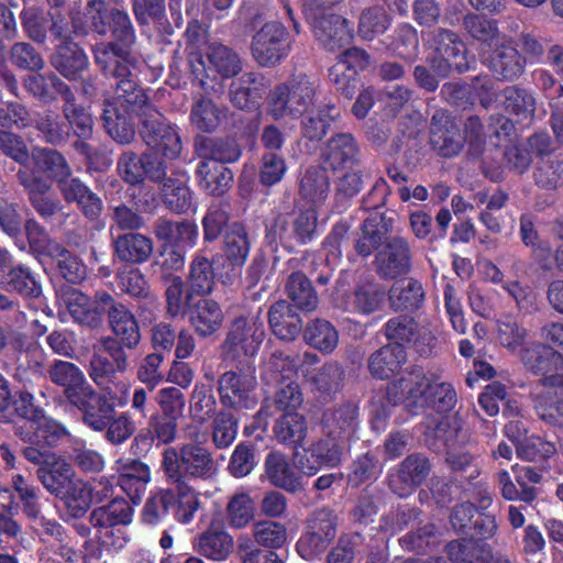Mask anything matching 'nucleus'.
<instances>
[{
	"mask_svg": "<svg viewBox=\"0 0 563 563\" xmlns=\"http://www.w3.org/2000/svg\"><path fill=\"white\" fill-rule=\"evenodd\" d=\"M92 54L101 74L107 79L113 80L111 86L114 89V96L107 99L108 101L123 108L124 111L134 112L140 124L157 111L140 84L133 59H128L122 49L104 44L93 46Z\"/></svg>",
	"mask_w": 563,
	"mask_h": 563,
	"instance_id": "f257e3e1",
	"label": "nucleus"
},
{
	"mask_svg": "<svg viewBox=\"0 0 563 563\" xmlns=\"http://www.w3.org/2000/svg\"><path fill=\"white\" fill-rule=\"evenodd\" d=\"M492 501L489 496L481 497L468 538L452 540L446 544L445 550L451 562L514 563L506 553L496 551L492 545L484 542L492 539L497 532L496 517L487 511Z\"/></svg>",
	"mask_w": 563,
	"mask_h": 563,
	"instance_id": "f03ea898",
	"label": "nucleus"
},
{
	"mask_svg": "<svg viewBox=\"0 0 563 563\" xmlns=\"http://www.w3.org/2000/svg\"><path fill=\"white\" fill-rule=\"evenodd\" d=\"M67 402L81 415L82 422L93 431H103L115 415L117 407L129 401V389H63Z\"/></svg>",
	"mask_w": 563,
	"mask_h": 563,
	"instance_id": "7ed1b4c3",
	"label": "nucleus"
},
{
	"mask_svg": "<svg viewBox=\"0 0 563 563\" xmlns=\"http://www.w3.org/2000/svg\"><path fill=\"white\" fill-rule=\"evenodd\" d=\"M162 467L167 482L206 479L214 472L211 453L199 443H184L178 449L169 446L163 452Z\"/></svg>",
	"mask_w": 563,
	"mask_h": 563,
	"instance_id": "20e7f679",
	"label": "nucleus"
},
{
	"mask_svg": "<svg viewBox=\"0 0 563 563\" xmlns=\"http://www.w3.org/2000/svg\"><path fill=\"white\" fill-rule=\"evenodd\" d=\"M317 85L307 75H298L277 85L268 98V113L275 119H297L314 104Z\"/></svg>",
	"mask_w": 563,
	"mask_h": 563,
	"instance_id": "39448f33",
	"label": "nucleus"
},
{
	"mask_svg": "<svg viewBox=\"0 0 563 563\" xmlns=\"http://www.w3.org/2000/svg\"><path fill=\"white\" fill-rule=\"evenodd\" d=\"M342 1L321 0L317 7H312L310 11L307 8L303 12L311 25L316 40L330 52L351 44L353 40V29L349 20L342 15L329 12Z\"/></svg>",
	"mask_w": 563,
	"mask_h": 563,
	"instance_id": "423d86ee",
	"label": "nucleus"
},
{
	"mask_svg": "<svg viewBox=\"0 0 563 563\" xmlns=\"http://www.w3.org/2000/svg\"><path fill=\"white\" fill-rule=\"evenodd\" d=\"M133 510L122 497H114L108 504L96 507L89 517L96 529L99 544L106 549L120 550L125 547L128 538L122 527L132 521Z\"/></svg>",
	"mask_w": 563,
	"mask_h": 563,
	"instance_id": "0eeeda50",
	"label": "nucleus"
},
{
	"mask_svg": "<svg viewBox=\"0 0 563 563\" xmlns=\"http://www.w3.org/2000/svg\"><path fill=\"white\" fill-rule=\"evenodd\" d=\"M339 518L329 507L313 510L306 520V531L296 543L298 554L313 561L325 552L338 533Z\"/></svg>",
	"mask_w": 563,
	"mask_h": 563,
	"instance_id": "6e6552de",
	"label": "nucleus"
},
{
	"mask_svg": "<svg viewBox=\"0 0 563 563\" xmlns=\"http://www.w3.org/2000/svg\"><path fill=\"white\" fill-rule=\"evenodd\" d=\"M383 334L388 344L412 346L420 355L431 353L437 343L432 324L427 321L420 322L409 314L389 318L383 325Z\"/></svg>",
	"mask_w": 563,
	"mask_h": 563,
	"instance_id": "1a4fd4ad",
	"label": "nucleus"
},
{
	"mask_svg": "<svg viewBox=\"0 0 563 563\" xmlns=\"http://www.w3.org/2000/svg\"><path fill=\"white\" fill-rule=\"evenodd\" d=\"M387 400L391 406L404 405L411 416H418L426 410L440 415L450 412L456 405L455 389H386Z\"/></svg>",
	"mask_w": 563,
	"mask_h": 563,
	"instance_id": "9d476101",
	"label": "nucleus"
},
{
	"mask_svg": "<svg viewBox=\"0 0 563 563\" xmlns=\"http://www.w3.org/2000/svg\"><path fill=\"white\" fill-rule=\"evenodd\" d=\"M290 51L289 33L280 22L265 23L252 37L251 54L261 67H275Z\"/></svg>",
	"mask_w": 563,
	"mask_h": 563,
	"instance_id": "9b49d317",
	"label": "nucleus"
},
{
	"mask_svg": "<svg viewBox=\"0 0 563 563\" xmlns=\"http://www.w3.org/2000/svg\"><path fill=\"white\" fill-rule=\"evenodd\" d=\"M519 358L528 372L541 377L545 387H563V355L552 346L529 343L519 351Z\"/></svg>",
	"mask_w": 563,
	"mask_h": 563,
	"instance_id": "f8f14e48",
	"label": "nucleus"
},
{
	"mask_svg": "<svg viewBox=\"0 0 563 563\" xmlns=\"http://www.w3.org/2000/svg\"><path fill=\"white\" fill-rule=\"evenodd\" d=\"M342 456V442L332 435H324L311 441L301 451H296L292 459L298 471L302 475L311 477L322 468L340 466Z\"/></svg>",
	"mask_w": 563,
	"mask_h": 563,
	"instance_id": "ddd939ff",
	"label": "nucleus"
},
{
	"mask_svg": "<svg viewBox=\"0 0 563 563\" xmlns=\"http://www.w3.org/2000/svg\"><path fill=\"white\" fill-rule=\"evenodd\" d=\"M432 43L435 52L432 69L439 77L445 78L453 70L462 74L470 69L468 51L455 32L438 29L433 33Z\"/></svg>",
	"mask_w": 563,
	"mask_h": 563,
	"instance_id": "4468645a",
	"label": "nucleus"
},
{
	"mask_svg": "<svg viewBox=\"0 0 563 563\" xmlns=\"http://www.w3.org/2000/svg\"><path fill=\"white\" fill-rule=\"evenodd\" d=\"M481 57L483 64L498 80L514 81L525 73L526 57L506 35L489 48H481Z\"/></svg>",
	"mask_w": 563,
	"mask_h": 563,
	"instance_id": "2eb2a0df",
	"label": "nucleus"
},
{
	"mask_svg": "<svg viewBox=\"0 0 563 563\" xmlns=\"http://www.w3.org/2000/svg\"><path fill=\"white\" fill-rule=\"evenodd\" d=\"M141 136L148 147L168 159L177 158L183 151L178 128L157 110L141 124Z\"/></svg>",
	"mask_w": 563,
	"mask_h": 563,
	"instance_id": "dca6fc26",
	"label": "nucleus"
},
{
	"mask_svg": "<svg viewBox=\"0 0 563 563\" xmlns=\"http://www.w3.org/2000/svg\"><path fill=\"white\" fill-rule=\"evenodd\" d=\"M264 338L265 328L260 311L241 314L232 320L224 346L229 352L251 357L257 353Z\"/></svg>",
	"mask_w": 563,
	"mask_h": 563,
	"instance_id": "f3484780",
	"label": "nucleus"
},
{
	"mask_svg": "<svg viewBox=\"0 0 563 563\" xmlns=\"http://www.w3.org/2000/svg\"><path fill=\"white\" fill-rule=\"evenodd\" d=\"M412 252L409 242L402 236H393L378 249L374 267L377 275L385 280L407 275L412 266Z\"/></svg>",
	"mask_w": 563,
	"mask_h": 563,
	"instance_id": "a211bd4d",
	"label": "nucleus"
},
{
	"mask_svg": "<svg viewBox=\"0 0 563 563\" xmlns=\"http://www.w3.org/2000/svg\"><path fill=\"white\" fill-rule=\"evenodd\" d=\"M117 168L121 178L130 185L142 184L146 178L161 183L166 176V165L150 153L137 155L132 151H124L118 158Z\"/></svg>",
	"mask_w": 563,
	"mask_h": 563,
	"instance_id": "6ab92c4d",
	"label": "nucleus"
},
{
	"mask_svg": "<svg viewBox=\"0 0 563 563\" xmlns=\"http://www.w3.org/2000/svg\"><path fill=\"white\" fill-rule=\"evenodd\" d=\"M430 144L442 157H454L461 153L465 137L452 115L437 110L431 118Z\"/></svg>",
	"mask_w": 563,
	"mask_h": 563,
	"instance_id": "aec40b11",
	"label": "nucleus"
},
{
	"mask_svg": "<svg viewBox=\"0 0 563 563\" xmlns=\"http://www.w3.org/2000/svg\"><path fill=\"white\" fill-rule=\"evenodd\" d=\"M102 316L108 314V321L112 332L121 340L126 349H134L141 339L139 324L133 313L111 295H102L99 298Z\"/></svg>",
	"mask_w": 563,
	"mask_h": 563,
	"instance_id": "412c9836",
	"label": "nucleus"
},
{
	"mask_svg": "<svg viewBox=\"0 0 563 563\" xmlns=\"http://www.w3.org/2000/svg\"><path fill=\"white\" fill-rule=\"evenodd\" d=\"M317 224V212L313 208H310L300 211L296 216L291 229H288L287 221L284 217H278L272 225L268 236L286 247H292L294 241L299 244H307L313 239Z\"/></svg>",
	"mask_w": 563,
	"mask_h": 563,
	"instance_id": "4be33fe9",
	"label": "nucleus"
},
{
	"mask_svg": "<svg viewBox=\"0 0 563 563\" xmlns=\"http://www.w3.org/2000/svg\"><path fill=\"white\" fill-rule=\"evenodd\" d=\"M11 486L19 501H14V496L9 488H3V495H8L9 498V504L3 506L5 512L16 515L21 508L29 519H38L42 515L40 488L34 485L30 477L22 474L12 475Z\"/></svg>",
	"mask_w": 563,
	"mask_h": 563,
	"instance_id": "5701e85b",
	"label": "nucleus"
},
{
	"mask_svg": "<svg viewBox=\"0 0 563 563\" xmlns=\"http://www.w3.org/2000/svg\"><path fill=\"white\" fill-rule=\"evenodd\" d=\"M321 157L332 170L356 168L361 164V146L351 133H336L327 141Z\"/></svg>",
	"mask_w": 563,
	"mask_h": 563,
	"instance_id": "b1692460",
	"label": "nucleus"
},
{
	"mask_svg": "<svg viewBox=\"0 0 563 563\" xmlns=\"http://www.w3.org/2000/svg\"><path fill=\"white\" fill-rule=\"evenodd\" d=\"M102 295L108 294L98 291L95 298L91 299L77 288L66 287L62 289V300L74 321L91 329L102 324L103 308L99 305V298Z\"/></svg>",
	"mask_w": 563,
	"mask_h": 563,
	"instance_id": "393cba45",
	"label": "nucleus"
},
{
	"mask_svg": "<svg viewBox=\"0 0 563 563\" xmlns=\"http://www.w3.org/2000/svg\"><path fill=\"white\" fill-rule=\"evenodd\" d=\"M118 485L133 504H139L151 482V468L140 459L121 457L117 462Z\"/></svg>",
	"mask_w": 563,
	"mask_h": 563,
	"instance_id": "a878e982",
	"label": "nucleus"
},
{
	"mask_svg": "<svg viewBox=\"0 0 563 563\" xmlns=\"http://www.w3.org/2000/svg\"><path fill=\"white\" fill-rule=\"evenodd\" d=\"M358 422L360 404L347 400L339 406L327 408L322 412L321 430L324 435H332L341 441L355 433Z\"/></svg>",
	"mask_w": 563,
	"mask_h": 563,
	"instance_id": "bb28decb",
	"label": "nucleus"
},
{
	"mask_svg": "<svg viewBox=\"0 0 563 563\" xmlns=\"http://www.w3.org/2000/svg\"><path fill=\"white\" fill-rule=\"evenodd\" d=\"M431 464L427 456L420 453L408 455L399 465L396 477L389 479L394 493L400 497L408 495L420 486L429 476Z\"/></svg>",
	"mask_w": 563,
	"mask_h": 563,
	"instance_id": "cd10ccee",
	"label": "nucleus"
},
{
	"mask_svg": "<svg viewBox=\"0 0 563 563\" xmlns=\"http://www.w3.org/2000/svg\"><path fill=\"white\" fill-rule=\"evenodd\" d=\"M250 249V239L245 227L240 222H233L229 225L223 239V252L232 268L223 277L222 282L224 284H233L240 276V268L244 265Z\"/></svg>",
	"mask_w": 563,
	"mask_h": 563,
	"instance_id": "c85d7f7f",
	"label": "nucleus"
},
{
	"mask_svg": "<svg viewBox=\"0 0 563 563\" xmlns=\"http://www.w3.org/2000/svg\"><path fill=\"white\" fill-rule=\"evenodd\" d=\"M265 474L269 483L290 494L305 490L302 475L290 465L288 457L280 451H271L264 461Z\"/></svg>",
	"mask_w": 563,
	"mask_h": 563,
	"instance_id": "c756f323",
	"label": "nucleus"
},
{
	"mask_svg": "<svg viewBox=\"0 0 563 563\" xmlns=\"http://www.w3.org/2000/svg\"><path fill=\"white\" fill-rule=\"evenodd\" d=\"M391 219L382 211H372L362 224V234L355 241V251L363 257L380 249L391 232Z\"/></svg>",
	"mask_w": 563,
	"mask_h": 563,
	"instance_id": "7c9ffc66",
	"label": "nucleus"
},
{
	"mask_svg": "<svg viewBox=\"0 0 563 563\" xmlns=\"http://www.w3.org/2000/svg\"><path fill=\"white\" fill-rule=\"evenodd\" d=\"M153 232L159 241H164L163 246L176 249H191L198 239L197 225L188 220L172 221L158 218L154 223Z\"/></svg>",
	"mask_w": 563,
	"mask_h": 563,
	"instance_id": "2f4dec72",
	"label": "nucleus"
},
{
	"mask_svg": "<svg viewBox=\"0 0 563 563\" xmlns=\"http://www.w3.org/2000/svg\"><path fill=\"white\" fill-rule=\"evenodd\" d=\"M51 64L66 79L78 80L88 68L89 59L79 44L69 41L56 46Z\"/></svg>",
	"mask_w": 563,
	"mask_h": 563,
	"instance_id": "473e14b6",
	"label": "nucleus"
},
{
	"mask_svg": "<svg viewBox=\"0 0 563 563\" xmlns=\"http://www.w3.org/2000/svg\"><path fill=\"white\" fill-rule=\"evenodd\" d=\"M273 334L282 341L291 342L302 331V320L294 307L286 300L274 302L267 313Z\"/></svg>",
	"mask_w": 563,
	"mask_h": 563,
	"instance_id": "72a5a7b5",
	"label": "nucleus"
},
{
	"mask_svg": "<svg viewBox=\"0 0 563 563\" xmlns=\"http://www.w3.org/2000/svg\"><path fill=\"white\" fill-rule=\"evenodd\" d=\"M135 113L106 100L103 102L102 122L108 135L121 145H128L135 139Z\"/></svg>",
	"mask_w": 563,
	"mask_h": 563,
	"instance_id": "f704fd0d",
	"label": "nucleus"
},
{
	"mask_svg": "<svg viewBox=\"0 0 563 563\" xmlns=\"http://www.w3.org/2000/svg\"><path fill=\"white\" fill-rule=\"evenodd\" d=\"M267 89L265 76L261 73H245L230 85L231 102L239 109H253Z\"/></svg>",
	"mask_w": 563,
	"mask_h": 563,
	"instance_id": "c9c22d12",
	"label": "nucleus"
},
{
	"mask_svg": "<svg viewBox=\"0 0 563 563\" xmlns=\"http://www.w3.org/2000/svg\"><path fill=\"white\" fill-rule=\"evenodd\" d=\"M297 357L274 351L264 363L261 383L272 387H292L297 375Z\"/></svg>",
	"mask_w": 563,
	"mask_h": 563,
	"instance_id": "e433bc0d",
	"label": "nucleus"
},
{
	"mask_svg": "<svg viewBox=\"0 0 563 563\" xmlns=\"http://www.w3.org/2000/svg\"><path fill=\"white\" fill-rule=\"evenodd\" d=\"M406 361L405 347L387 343L371 354L367 365L373 377L387 380L399 373Z\"/></svg>",
	"mask_w": 563,
	"mask_h": 563,
	"instance_id": "4c0bfd02",
	"label": "nucleus"
},
{
	"mask_svg": "<svg viewBox=\"0 0 563 563\" xmlns=\"http://www.w3.org/2000/svg\"><path fill=\"white\" fill-rule=\"evenodd\" d=\"M62 113L69 135L78 139H91L93 134V118L89 109L78 103L71 89L62 98Z\"/></svg>",
	"mask_w": 563,
	"mask_h": 563,
	"instance_id": "58836bf2",
	"label": "nucleus"
},
{
	"mask_svg": "<svg viewBox=\"0 0 563 563\" xmlns=\"http://www.w3.org/2000/svg\"><path fill=\"white\" fill-rule=\"evenodd\" d=\"M114 256L123 263L142 264L153 253V241L148 236L130 232L118 235L113 241Z\"/></svg>",
	"mask_w": 563,
	"mask_h": 563,
	"instance_id": "ea45409f",
	"label": "nucleus"
},
{
	"mask_svg": "<svg viewBox=\"0 0 563 563\" xmlns=\"http://www.w3.org/2000/svg\"><path fill=\"white\" fill-rule=\"evenodd\" d=\"M196 175L199 187L212 196L223 195L233 181V173L229 167L203 158L197 164Z\"/></svg>",
	"mask_w": 563,
	"mask_h": 563,
	"instance_id": "a19ab883",
	"label": "nucleus"
},
{
	"mask_svg": "<svg viewBox=\"0 0 563 563\" xmlns=\"http://www.w3.org/2000/svg\"><path fill=\"white\" fill-rule=\"evenodd\" d=\"M426 292L422 284L415 278H401L388 291L389 306L394 311H415L422 307Z\"/></svg>",
	"mask_w": 563,
	"mask_h": 563,
	"instance_id": "79ce46f5",
	"label": "nucleus"
},
{
	"mask_svg": "<svg viewBox=\"0 0 563 563\" xmlns=\"http://www.w3.org/2000/svg\"><path fill=\"white\" fill-rule=\"evenodd\" d=\"M36 476L43 487L57 497L76 478L73 466L64 459H53L38 466Z\"/></svg>",
	"mask_w": 563,
	"mask_h": 563,
	"instance_id": "37998d69",
	"label": "nucleus"
},
{
	"mask_svg": "<svg viewBox=\"0 0 563 563\" xmlns=\"http://www.w3.org/2000/svg\"><path fill=\"white\" fill-rule=\"evenodd\" d=\"M192 544L200 555L213 561H224L233 549V539L224 530L209 528Z\"/></svg>",
	"mask_w": 563,
	"mask_h": 563,
	"instance_id": "c03bdc74",
	"label": "nucleus"
},
{
	"mask_svg": "<svg viewBox=\"0 0 563 563\" xmlns=\"http://www.w3.org/2000/svg\"><path fill=\"white\" fill-rule=\"evenodd\" d=\"M223 312L212 299H200L190 310V322L200 336H209L217 332L223 323Z\"/></svg>",
	"mask_w": 563,
	"mask_h": 563,
	"instance_id": "a18cd8bd",
	"label": "nucleus"
},
{
	"mask_svg": "<svg viewBox=\"0 0 563 563\" xmlns=\"http://www.w3.org/2000/svg\"><path fill=\"white\" fill-rule=\"evenodd\" d=\"M36 421L29 423L30 431L26 432L22 438L44 449H52L56 446L59 441L65 438L68 432L66 427L52 418L45 417L36 418Z\"/></svg>",
	"mask_w": 563,
	"mask_h": 563,
	"instance_id": "49530a36",
	"label": "nucleus"
},
{
	"mask_svg": "<svg viewBox=\"0 0 563 563\" xmlns=\"http://www.w3.org/2000/svg\"><path fill=\"white\" fill-rule=\"evenodd\" d=\"M276 440L291 449L297 450L307 437L306 418L298 412H284L273 427Z\"/></svg>",
	"mask_w": 563,
	"mask_h": 563,
	"instance_id": "de8ad7c7",
	"label": "nucleus"
},
{
	"mask_svg": "<svg viewBox=\"0 0 563 563\" xmlns=\"http://www.w3.org/2000/svg\"><path fill=\"white\" fill-rule=\"evenodd\" d=\"M168 483L175 486L173 488L174 501L170 505V515L179 523H190L200 507L198 494L187 482Z\"/></svg>",
	"mask_w": 563,
	"mask_h": 563,
	"instance_id": "09e8293b",
	"label": "nucleus"
},
{
	"mask_svg": "<svg viewBox=\"0 0 563 563\" xmlns=\"http://www.w3.org/2000/svg\"><path fill=\"white\" fill-rule=\"evenodd\" d=\"M56 498L63 501L70 517L82 518L92 505L91 483L75 478Z\"/></svg>",
	"mask_w": 563,
	"mask_h": 563,
	"instance_id": "8fccbe9b",
	"label": "nucleus"
},
{
	"mask_svg": "<svg viewBox=\"0 0 563 563\" xmlns=\"http://www.w3.org/2000/svg\"><path fill=\"white\" fill-rule=\"evenodd\" d=\"M330 179L325 169L318 166L306 169L299 184V195L307 202L318 207L328 198Z\"/></svg>",
	"mask_w": 563,
	"mask_h": 563,
	"instance_id": "3c124183",
	"label": "nucleus"
},
{
	"mask_svg": "<svg viewBox=\"0 0 563 563\" xmlns=\"http://www.w3.org/2000/svg\"><path fill=\"white\" fill-rule=\"evenodd\" d=\"M207 69L214 71L222 79L233 78L242 70L240 56L230 47L222 44H212L207 52Z\"/></svg>",
	"mask_w": 563,
	"mask_h": 563,
	"instance_id": "603ef678",
	"label": "nucleus"
},
{
	"mask_svg": "<svg viewBox=\"0 0 563 563\" xmlns=\"http://www.w3.org/2000/svg\"><path fill=\"white\" fill-rule=\"evenodd\" d=\"M462 27L468 36L482 44V48H489L504 36L495 20L475 12L463 16Z\"/></svg>",
	"mask_w": 563,
	"mask_h": 563,
	"instance_id": "864d4df0",
	"label": "nucleus"
},
{
	"mask_svg": "<svg viewBox=\"0 0 563 563\" xmlns=\"http://www.w3.org/2000/svg\"><path fill=\"white\" fill-rule=\"evenodd\" d=\"M303 340L321 353L329 354L338 346L339 332L330 321L316 318L306 325Z\"/></svg>",
	"mask_w": 563,
	"mask_h": 563,
	"instance_id": "5fc2aeb1",
	"label": "nucleus"
},
{
	"mask_svg": "<svg viewBox=\"0 0 563 563\" xmlns=\"http://www.w3.org/2000/svg\"><path fill=\"white\" fill-rule=\"evenodd\" d=\"M109 16L111 20L110 27L114 41L101 42L96 44L95 46L111 44L114 46V48L122 49L126 54L128 59H132L130 54V47L135 42V33L130 16L126 12L118 9L111 10Z\"/></svg>",
	"mask_w": 563,
	"mask_h": 563,
	"instance_id": "6e6d98bb",
	"label": "nucleus"
},
{
	"mask_svg": "<svg viewBox=\"0 0 563 563\" xmlns=\"http://www.w3.org/2000/svg\"><path fill=\"white\" fill-rule=\"evenodd\" d=\"M198 151L201 158L214 161L222 165L236 162L242 153L234 140L212 137L203 140Z\"/></svg>",
	"mask_w": 563,
	"mask_h": 563,
	"instance_id": "4d7b16f0",
	"label": "nucleus"
},
{
	"mask_svg": "<svg viewBox=\"0 0 563 563\" xmlns=\"http://www.w3.org/2000/svg\"><path fill=\"white\" fill-rule=\"evenodd\" d=\"M258 464L256 444L252 441H241L233 450L227 471L234 478L250 475Z\"/></svg>",
	"mask_w": 563,
	"mask_h": 563,
	"instance_id": "13d9d810",
	"label": "nucleus"
},
{
	"mask_svg": "<svg viewBox=\"0 0 563 563\" xmlns=\"http://www.w3.org/2000/svg\"><path fill=\"white\" fill-rule=\"evenodd\" d=\"M286 292L301 310L312 311L318 306V296L310 280L302 273H292L286 283Z\"/></svg>",
	"mask_w": 563,
	"mask_h": 563,
	"instance_id": "bf43d9fd",
	"label": "nucleus"
},
{
	"mask_svg": "<svg viewBox=\"0 0 563 563\" xmlns=\"http://www.w3.org/2000/svg\"><path fill=\"white\" fill-rule=\"evenodd\" d=\"M216 283V273L212 262L202 255H197L190 264V291L205 296L212 291Z\"/></svg>",
	"mask_w": 563,
	"mask_h": 563,
	"instance_id": "052dcab7",
	"label": "nucleus"
},
{
	"mask_svg": "<svg viewBox=\"0 0 563 563\" xmlns=\"http://www.w3.org/2000/svg\"><path fill=\"white\" fill-rule=\"evenodd\" d=\"M383 505V492L378 488H365L358 495L351 517L354 522L368 526L374 522L376 515Z\"/></svg>",
	"mask_w": 563,
	"mask_h": 563,
	"instance_id": "680f3d73",
	"label": "nucleus"
},
{
	"mask_svg": "<svg viewBox=\"0 0 563 563\" xmlns=\"http://www.w3.org/2000/svg\"><path fill=\"white\" fill-rule=\"evenodd\" d=\"M534 184L542 190L552 191L563 186V159L541 158L533 172Z\"/></svg>",
	"mask_w": 563,
	"mask_h": 563,
	"instance_id": "e2e57ef3",
	"label": "nucleus"
},
{
	"mask_svg": "<svg viewBox=\"0 0 563 563\" xmlns=\"http://www.w3.org/2000/svg\"><path fill=\"white\" fill-rule=\"evenodd\" d=\"M538 417L549 424H558L563 418V389H543L534 398Z\"/></svg>",
	"mask_w": 563,
	"mask_h": 563,
	"instance_id": "0e129e2a",
	"label": "nucleus"
},
{
	"mask_svg": "<svg viewBox=\"0 0 563 563\" xmlns=\"http://www.w3.org/2000/svg\"><path fill=\"white\" fill-rule=\"evenodd\" d=\"M2 284L10 291H15L24 297L37 298L42 294L41 284L33 273L25 266H16L9 271Z\"/></svg>",
	"mask_w": 563,
	"mask_h": 563,
	"instance_id": "69168bd1",
	"label": "nucleus"
},
{
	"mask_svg": "<svg viewBox=\"0 0 563 563\" xmlns=\"http://www.w3.org/2000/svg\"><path fill=\"white\" fill-rule=\"evenodd\" d=\"M161 183L166 207L178 214L188 212L192 207L191 190L183 181L166 176Z\"/></svg>",
	"mask_w": 563,
	"mask_h": 563,
	"instance_id": "338daca9",
	"label": "nucleus"
},
{
	"mask_svg": "<svg viewBox=\"0 0 563 563\" xmlns=\"http://www.w3.org/2000/svg\"><path fill=\"white\" fill-rule=\"evenodd\" d=\"M390 24V20L384 8L379 5L364 9L358 18V35L367 41L383 34Z\"/></svg>",
	"mask_w": 563,
	"mask_h": 563,
	"instance_id": "774afa93",
	"label": "nucleus"
}]
</instances>
